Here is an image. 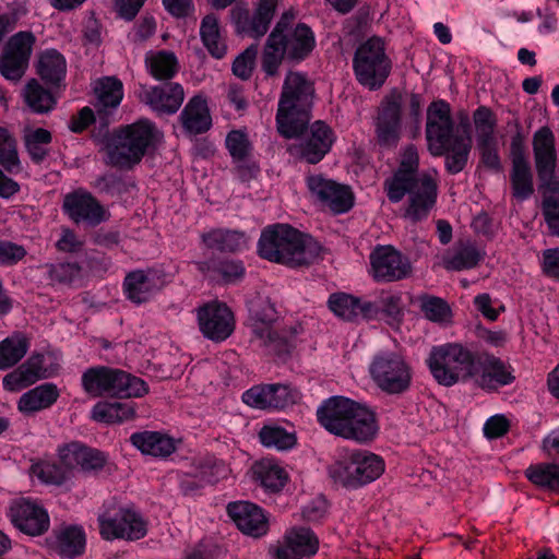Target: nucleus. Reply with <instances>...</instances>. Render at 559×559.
<instances>
[{"mask_svg": "<svg viewBox=\"0 0 559 559\" xmlns=\"http://www.w3.org/2000/svg\"><path fill=\"white\" fill-rule=\"evenodd\" d=\"M313 86L305 74L289 72L284 81L276 114L278 132L287 139H297L289 152L309 164H317L330 152L335 133L318 120L308 129Z\"/></svg>", "mask_w": 559, "mask_h": 559, "instance_id": "obj_1", "label": "nucleus"}, {"mask_svg": "<svg viewBox=\"0 0 559 559\" xmlns=\"http://www.w3.org/2000/svg\"><path fill=\"white\" fill-rule=\"evenodd\" d=\"M419 157L414 145L406 146L394 174L385 179L383 187L388 199L399 203L409 195L405 217L413 222L426 218L435 206L438 195L436 179L429 174L418 175Z\"/></svg>", "mask_w": 559, "mask_h": 559, "instance_id": "obj_2", "label": "nucleus"}, {"mask_svg": "<svg viewBox=\"0 0 559 559\" xmlns=\"http://www.w3.org/2000/svg\"><path fill=\"white\" fill-rule=\"evenodd\" d=\"M293 12H284L270 33L262 53V69L267 75L277 73L282 61L300 62L316 47V36L305 23L295 24Z\"/></svg>", "mask_w": 559, "mask_h": 559, "instance_id": "obj_3", "label": "nucleus"}, {"mask_svg": "<svg viewBox=\"0 0 559 559\" xmlns=\"http://www.w3.org/2000/svg\"><path fill=\"white\" fill-rule=\"evenodd\" d=\"M258 253L271 262L299 266L308 264L316 252L310 238L288 225L275 224L263 229Z\"/></svg>", "mask_w": 559, "mask_h": 559, "instance_id": "obj_4", "label": "nucleus"}, {"mask_svg": "<svg viewBox=\"0 0 559 559\" xmlns=\"http://www.w3.org/2000/svg\"><path fill=\"white\" fill-rule=\"evenodd\" d=\"M160 132L148 119L120 127L108 147V163L119 168H131L140 163L146 151L160 138Z\"/></svg>", "mask_w": 559, "mask_h": 559, "instance_id": "obj_5", "label": "nucleus"}, {"mask_svg": "<svg viewBox=\"0 0 559 559\" xmlns=\"http://www.w3.org/2000/svg\"><path fill=\"white\" fill-rule=\"evenodd\" d=\"M477 355L460 343H445L431 348L427 365L439 384L452 386L476 377Z\"/></svg>", "mask_w": 559, "mask_h": 559, "instance_id": "obj_6", "label": "nucleus"}, {"mask_svg": "<svg viewBox=\"0 0 559 559\" xmlns=\"http://www.w3.org/2000/svg\"><path fill=\"white\" fill-rule=\"evenodd\" d=\"M84 392L93 397H141L148 392L142 379L107 366L87 368L81 377Z\"/></svg>", "mask_w": 559, "mask_h": 559, "instance_id": "obj_7", "label": "nucleus"}, {"mask_svg": "<svg viewBox=\"0 0 559 559\" xmlns=\"http://www.w3.org/2000/svg\"><path fill=\"white\" fill-rule=\"evenodd\" d=\"M368 371L373 384L388 395H401L412 385V366L406 357L397 352L381 350L374 354Z\"/></svg>", "mask_w": 559, "mask_h": 559, "instance_id": "obj_8", "label": "nucleus"}, {"mask_svg": "<svg viewBox=\"0 0 559 559\" xmlns=\"http://www.w3.org/2000/svg\"><path fill=\"white\" fill-rule=\"evenodd\" d=\"M248 326L261 345L270 353L283 356L289 353L290 343L275 326L277 311L269 297L257 295L248 301Z\"/></svg>", "mask_w": 559, "mask_h": 559, "instance_id": "obj_9", "label": "nucleus"}, {"mask_svg": "<svg viewBox=\"0 0 559 559\" xmlns=\"http://www.w3.org/2000/svg\"><path fill=\"white\" fill-rule=\"evenodd\" d=\"M391 67L384 41L379 37L367 39L355 51L353 69L356 80L370 91L379 90L384 84Z\"/></svg>", "mask_w": 559, "mask_h": 559, "instance_id": "obj_10", "label": "nucleus"}, {"mask_svg": "<svg viewBox=\"0 0 559 559\" xmlns=\"http://www.w3.org/2000/svg\"><path fill=\"white\" fill-rule=\"evenodd\" d=\"M99 533L104 539L136 540L145 536L146 523L135 510L111 504L98 516Z\"/></svg>", "mask_w": 559, "mask_h": 559, "instance_id": "obj_11", "label": "nucleus"}, {"mask_svg": "<svg viewBox=\"0 0 559 559\" xmlns=\"http://www.w3.org/2000/svg\"><path fill=\"white\" fill-rule=\"evenodd\" d=\"M198 326L202 335L213 342L227 340L235 330V316L222 301L212 300L195 310Z\"/></svg>", "mask_w": 559, "mask_h": 559, "instance_id": "obj_12", "label": "nucleus"}, {"mask_svg": "<svg viewBox=\"0 0 559 559\" xmlns=\"http://www.w3.org/2000/svg\"><path fill=\"white\" fill-rule=\"evenodd\" d=\"M451 107L443 99L432 102L427 109L426 140L428 150L433 156H442L447 144L455 135Z\"/></svg>", "mask_w": 559, "mask_h": 559, "instance_id": "obj_13", "label": "nucleus"}, {"mask_svg": "<svg viewBox=\"0 0 559 559\" xmlns=\"http://www.w3.org/2000/svg\"><path fill=\"white\" fill-rule=\"evenodd\" d=\"M34 44L35 36L31 32L13 35L0 57L1 75L10 81H19L27 69Z\"/></svg>", "mask_w": 559, "mask_h": 559, "instance_id": "obj_14", "label": "nucleus"}, {"mask_svg": "<svg viewBox=\"0 0 559 559\" xmlns=\"http://www.w3.org/2000/svg\"><path fill=\"white\" fill-rule=\"evenodd\" d=\"M306 183L311 195L335 214L346 213L354 206V194L346 185L322 175L308 176Z\"/></svg>", "mask_w": 559, "mask_h": 559, "instance_id": "obj_15", "label": "nucleus"}, {"mask_svg": "<svg viewBox=\"0 0 559 559\" xmlns=\"http://www.w3.org/2000/svg\"><path fill=\"white\" fill-rule=\"evenodd\" d=\"M8 516L14 527L31 536L43 535L50 526L47 510L37 501L27 498L13 500Z\"/></svg>", "mask_w": 559, "mask_h": 559, "instance_id": "obj_16", "label": "nucleus"}, {"mask_svg": "<svg viewBox=\"0 0 559 559\" xmlns=\"http://www.w3.org/2000/svg\"><path fill=\"white\" fill-rule=\"evenodd\" d=\"M22 169L15 136L8 128L0 127V198L9 200L20 191L19 182L5 173L17 175Z\"/></svg>", "mask_w": 559, "mask_h": 559, "instance_id": "obj_17", "label": "nucleus"}, {"mask_svg": "<svg viewBox=\"0 0 559 559\" xmlns=\"http://www.w3.org/2000/svg\"><path fill=\"white\" fill-rule=\"evenodd\" d=\"M62 210L75 224L97 226L107 221L108 212L98 200L84 189L64 195Z\"/></svg>", "mask_w": 559, "mask_h": 559, "instance_id": "obj_18", "label": "nucleus"}, {"mask_svg": "<svg viewBox=\"0 0 559 559\" xmlns=\"http://www.w3.org/2000/svg\"><path fill=\"white\" fill-rule=\"evenodd\" d=\"M378 144L392 148L402 135V102L397 95H391L381 103L374 121Z\"/></svg>", "mask_w": 559, "mask_h": 559, "instance_id": "obj_19", "label": "nucleus"}, {"mask_svg": "<svg viewBox=\"0 0 559 559\" xmlns=\"http://www.w3.org/2000/svg\"><path fill=\"white\" fill-rule=\"evenodd\" d=\"M371 275L378 282H394L411 273V264L391 246H378L370 253Z\"/></svg>", "mask_w": 559, "mask_h": 559, "instance_id": "obj_20", "label": "nucleus"}, {"mask_svg": "<svg viewBox=\"0 0 559 559\" xmlns=\"http://www.w3.org/2000/svg\"><path fill=\"white\" fill-rule=\"evenodd\" d=\"M165 285L162 274L154 269L133 270L122 282L126 298L134 305L150 301Z\"/></svg>", "mask_w": 559, "mask_h": 559, "instance_id": "obj_21", "label": "nucleus"}, {"mask_svg": "<svg viewBox=\"0 0 559 559\" xmlns=\"http://www.w3.org/2000/svg\"><path fill=\"white\" fill-rule=\"evenodd\" d=\"M242 402L257 409H282L292 405L296 393L284 384L254 385L242 393Z\"/></svg>", "mask_w": 559, "mask_h": 559, "instance_id": "obj_22", "label": "nucleus"}, {"mask_svg": "<svg viewBox=\"0 0 559 559\" xmlns=\"http://www.w3.org/2000/svg\"><path fill=\"white\" fill-rule=\"evenodd\" d=\"M319 540L307 527H293L274 548L276 559H308L318 551Z\"/></svg>", "mask_w": 559, "mask_h": 559, "instance_id": "obj_23", "label": "nucleus"}, {"mask_svg": "<svg viewBox=\"0 0 559 559\" xmlns=\"http://www.w3.org/2000/svg\"><path fill=\"white\" fill-rule=\"evenodd\" d=\"M533 152L538 178L542 183L559 180L555 175L556 139L549 127L539 128L533 136Z\"/></svg>", "mask_w": 559, "mask_h": 559, "instance_id": "obj_24", "label": "nucleus"}, {"mask_svg": "<svg viewBox=\"0 0 559 559\" xmlns=\"http://www.w3.org/2000/svg\"><path fill=\"white\" fill-rule=\"evenodd\" d=\"M472 379L484 390L492 391L514 381L513 369L491 355H477V374Z\"/></svg>", "mask_w": 559, "mask_h": 559, "instance_id": "obj_25", "label": "nucleus"}, {"mask_svg": "<svg viewBox=\"0 0 559 559\" xmlns=\"http://www.w3.org/2000/svg\"><path fill=\"white\" fill-rule=\"evenodd\" d=\"M353 402L344 396H332L323 401L317 409L319 424L330 433L345 438V421L352 414Z\"/></svg>", "mask_w": 559, "mask_h": 559, "instance_id": "obj_26", "label": "nucleus"}, {"mask_svg": "<svg viewBox=\"0 0 559 559\" xmlns=\"http://www.w3.org/2000/svg\"><path fill=\"white\" fill-rule=\"evenodd\" d=\"M139 98L159 114H175L181 106L185 92L178 83L159 86L142 87Z\"/></svg>", "mask_w": 559, "mask_h": 559, "instance_id": "obj_27", "label": "nucleus"}, {"mask_svg": "<svg viewBox=\"0 0 559 559\" xmlns=\"http://www.w3.org/2000/svg\"><path fill=\"white\" fill-rule=\"evenodd\" d=\"M227 512L237 527L247 535L260 537L267 532L269 524L263 510L251 502H231Z\"/></svg>", "mask_w": 559, "mask_h": 559, "instance_id": "obj_28", "label": "nucleus"}, {"mask_svg": "<svg viewBox=\"0 0 559 559\" xmlns=\"http://www.w3.org/2000/svg\"><path fill=\"white\" fill-rule=\"evenodd\" d=\"M350 413L345 421L347 431L344 439L359 443L373 440L379 430L376 414L367 405L356 401L353 402Z\"/></svg>", "mask_w": 559, "mask_h": 559, "instance_id": "obj_29", "label": "nucleus"}, {"mask_svg": "<svg viewBox=\"0 0 559 559\" xmlns=\"http://www.w3.org/2000/svg\"><path fill=\"white\" fill-rule=\"evenodd\" d=\"M350 413L345 421L347 431L344 439L359 443L373 440L379 430L376 414L367 405L356 401L353 402Z\"/></svg>", "mask_w": 559, "mask_h": 559, "instance_id": "obj_30", "label": "nucleus"}, {"mask_svg": "<svg viewBox=\"0 0 559 559\" xmlns=\"http://www.w3.org/2000/svg\"><path fill=\"white\" fill-rule=\"evenodd\" d=\"M44 378H46L44 356L34 354L3 377L2 386L8 392H20Z\"/></svg>", "mask_w": 559, "mask_h": 559, "instance_id": "obj_31", "label": "nucleus"}, {"mask_svg": "<svg viewBox=\"0 0 559 559\" xmlns=\"http://www.w3.org/2000/svg\"><path fill=\"white\" fill-rule=\"evenodd\" d=\"M330 310L338 318L354 321L359 318L373 319L378 316V308L373 302H362L359 298L345 293L332 294L329 298Z\"/></svg>", "mask_w": 559, "mask_h": 559, "instance_id": "obj_32", "label": "nucleus"}, {"mask_svg": "<svg viewBox=\"0 0 559 559\" xmlns=\"http://www.w3.org/2000/svg\"><path fill=\"white\" fill-rule=\"evenodd\" d=\"M95 109L98 118L106 121L123 98V84L115 76H105L95 82Z\"/></svg>", "mask_w": 559, "mask_h": 559, "instance_id": "obj_33", "label": "nucleus"}, {"mask_svg": "<svg viewBox=\"0 0 559 559\" xmlns=\"http://www.w3.org/2000/svg\"><path fill=\"white\" fill-rule=\"evenodd\" d=\"M486 252L469 240L459 241L442 257V264L449 271L474 269L484 260Z\"/></svg>", "mask_w": 559, "mask_h": 559, "instance_id": "obj_34", "label": "nucleus"}, {"mask_svg": "<svg viewBox=\"0 0 559 559\" xmlns=\"http://www.w3.org/2000/svg\"><path fill=\"white\" fill-rule=\"evenodd\" d=\"M59 396L58 386L46 382L23 393L17 401V409L26 415L34 414L52 406Z\"/></svg>", "mask_w": 559, "mask_h": 559, "instance_id": "obj_35", "label": "nucleus"}, {"mask_svg": "<svg viewBox=\"0 0 559 559\" xmlns=\"http://www.w3.org/2000/svg\"><path fill=\"white\" fill-rule=\"evenodd\" d=\"M182 127L190 134L206 132L212 126V117L205 97L193 96L180 114Z\"/></svg>", "mask_w": 559, "mask_h": 559, "instance_id": "obj_36", "label": "nucleus"}, {"mask_svg": "<svg viewBox=\"0 0 559 559\" xmlns=\"http://www.w3.org/2000/svg\"><path fill=\"white\" fill-rule=\"evenodd\" d=\"M130 442L141 453L155 457H167L176 451L175 440L157 431L134 432Z\"/></svg>", "mask_w": 559, "mask_h": 559, "instance_id": "obj_37", "label": "nucleus"}, {"mask_svg": "<svg viewBox=\"0 0 559 559\" xmlns=\"http://www.w3.org/2000/svg\"><path fill=\"white\" fill-rule=\"evenodd\" d=\"M209 249L224 252L243 251L248 248L249 238L243 231L216 228L201 236Z\"/></svg>", "mask_w": 559, "mask_h": 559, "instance_id": "obj_38", "label": "nucleus"}, {"mask_svg": "<svg viewBox=\"0 0 559 559\" xmlns=\"http://www.w3.org/2000/svg\"><path fill=\"white\" fill-rule=\"evenodd\" d=\"M86 535L80 525H66L56 533L55 549L62 558L73 559L85 550Z\"/></svg>", "mask_w": 559, "mask_h": 559, "instance_id": "obj_39", "label": "nucleus"}, {"mask_svg": "<svg viewBox=\"0 0 559 559\" xmlns=\"http://www.w3.org/2000/svg\"><path fill=\"white\" fill-rule=\"evenodd\" d=\"M231 20L238 33L252 38L264 36L270 27L272 19L264 16L254 10L253 14L241 7L231 10Z\"/></svg>", "mask_w": 559, "mask_h": 559, "instance_id": "obj_40", "label": "nucleus"}, {"mask_svg": "<svg viewBox=\"0 0 559 559\" xmlns=\"http://www.w3.org/2000/svg\"><path fill=\"white\" fill-rule=\"evenodd\" d=\"M133 402H98L91 412L93 420L105 424H121L135 417Z\"/></svg>", "mask_w": 559, "mask_h": 559, "instance_id": "obj_41", "label": "nucleus"}, {"mask_svg": "<svg viewBox=\"0 0 559 559\" xmlns=\"http://www.w3.org/2000/svg\"><path fill=\"white\" fill-rule=\"evenodd\" d=\"M252 472L261 486L272 491L281 490L288 480L284 467L273 459H262L255 462Z\"/></svg>", "mask_w": 559, "mask_h": 559, "instance_id": "obj_42", "label": "nucleus"}, {"mask_svg": "<svg viewBox=\"0 0 559 559\" xmlns=\"http://www.w3.org/2000/svg\"><path fill=\"white\" fill-rule=\"evenodd\" d=\"M472 150V138L468 133L459 134L452 138L447 144L445 168L450 174L462 171L468 160Z\"/></svg>", "mask_w": 559, "mask_h": 559, "instance_id": "obj_43", "label": "nucleus"}, {"mask_svg": "<svg viewBox=\"0 0 559 559\" xmlns=\"http://www.w3.org/2000/svg\"><path fill=\"white\" fill-rule=\"evenodd\" d=\"M200 37L209 53L222 59L227 52L225 38L221 34L218 19L214 14L203 17L200 25Z\"/></svg>", "mask_w": 559, "mask_h": 559, "instance_id": "obj_44", "label": "nucleus"}, {"mask_svg": "<svg viewBox=\"0 0 559 559\" xmlns=\"http://www.w3.org/2000/svg\"><path fill=\"white\" fill-rule=\"evenodd\" d=\"M356 465L357 483L364 487L377 480L385 471L384 460L370 451L357 450V460L354 462Z\"/></svg>", "mask_w": 559, "mask_h": 559, "instance_id": "obj_45", "label": "nucleus"}, {"mask_svg": "<svg viewBox=\"0 0 559 559\" xmlns=\"http://www.w3.org/2000/svg\"><path fill=\"white\" fill-rule=\"evenodd\" d=\"M29 348L25 334L15 332L0 342V370H7L20 362Z\"/></svg>", "mask_w": 559, "mask_h": 559, "instance_id": "obj_46", "label": "nucleus"}, {"mask_svg": "<svg viewBox=\"0 0 559 559\" xmlns=\"http://www.w3.org/2000/svg\"><path fill=\"white\" fill-rule=\"evenodd\" d=\"M356 460L357 450L347 451L329 467V475L335 484L348 489L360 488V484H358L356 479L359 477L355 472L356 465L354 462H356Z\"/></svg>", "mask_w": 559, "mask_h": 559, "instance_id": "obj_47", "label": "nucleus"}, {"mask_svg": "<svg viewBox=\"0 0 559 559\" xmlns=\"http://www.w3.org/2000/svg\"><path fill=\"white\" fill-rule=\"evenodd\" d=\"M542 212L552 236H559V180L542 183Z\"/></svg>", "mask_w": 559, "mask_h": 559, "instance_id": "obj_48", "label": "nucleus"}, {"mask_svg": "<svg viewBox=\"0 0 559 559\" xmlns=\"http://www.w3.org/2000/svg\"><path fill=\"white\" fill-rule=\"evenodd\" d=\"M23 141L32 162L40 164L49 154L52 134L44 128L29 129L24 132Z\"/></svg>", "mask_w": 559, "mask_h": 559, "instance_id": "obj_49", "label": "nucleus"}, {"mask_svg": "<svg viewBox=\"0 0 559 559\" xmlns=\"http://www.w3.org/2000/svg\"><path fill=\"white\" fill-rule=\"evenodd\" d=\"M525 476L539 488L559 492V463L531 464L525 469Z\"/></svg>", "mask_w": 559, "mask_h": 559, "instance_id": "obj_50", "label": "nucleus"}, {"mask_svg": "<svg viewBox=\"0 0 559 559\" xmlns=\"http://www.w3.org/2000/svg\"><path fill=\"white\" fill-rule=\"evenodd\" d=\"M67 63L64 57L55 49L44 51L38 61L40 78L51 84L59 83L66 75Z\"/></svg>", "mask_w": 559, "mask_h": 559, "instance_id": "obj_51", "label": "nucleus"}, {"mask_svg": "<svg viewBox=\"0 0 559 559\" xmlns=\"http://www.w3.org/2000/svg\"><path fill=\"white\" fill-rule=\"evenodd\" d=\"M145 64L153 78L156 80H167L176 74L178 61L173 52L160 50L147 52Z\"/></svg>", "mask_w": 559, "mask_h": 559, "instance_id": "obj_52", "label": "nucleus"}, {"mask_svg": "<svg viewBox=\"0 0 559 559\" xmlns=\"http://www.w3.org/2000/svg\"><path fill=\"white\" fill-rule=\"evenodd\" d=\"M23 95L27 106L36 114H46L56 105L52 94L44 88L35 79L26 84Z\"/></svg>", "mask_w": 559, "mask_h": 559, "instance_id": "obj_53", "label": "nucleus"}, {"mask_svg": "<svg viewBox=\"0 0 559 559\" xmlns=\"http://www.w3.org/2000/svg\"><path fill=\"white\" fill-rule=\"evenodd\" d=\"M260 442L269 449L289 450L296 444V437L276 425H265L259 431Z\"/></svg>", "mask_w": 559, "mask_h": 559, "instance_id": "obj_54", "label": "nucleus"}, {"mask_svg": "<svg viewBox=\"0 0 559 559\" xmlns=\"http://www.w3.org/2000/svg\"><path fill=\"white\" fill-rule=\"evenodd\" d=\"M511 185L513 197L520 201H524L533 194V175L528 163L512 165Z\"/></svg>", "mask_w": 559, "mask_h": 559, "instance_id": "obj_55", "label": "nucleus"}, {"mask_svg": "<svg viewBox=\"0 0 559 559\" xmlns=\"http://www.w3.org/2000/svg\"><path fill=\"white\" fill-rule=\"evenodd\" d=\"M419 307L425 318L431 322L445 323L451 320V308L440 297L421 295L418 297Z\"/></svg>", "mask_w": 559, "mask_h": 559, "instance_id": "obj_56", "label": "nucleus"}, {"mask_svg": "<svg viewBox=\"0 0 559 559\" xmlns=\"http://www.w3.org/2000/svg\"><path fill=\"white\" fill-rule=\"evenodd\" d=\"M29 474L47 485H61L67 479V473L63 468L56 463L43 460L32 463Z\"/></svg>", "mask_w": 559, "mask_h": 559, "instance_id": "obj_57", "label": "nucleus"}, {"mask_svg": "<svg viewBox=\"0 0 559 559\" xmlns=\"http://www.w3.org/2000/svg\"><path fill=\"white\" fill-rule=\"evenodd\" d=\"M477 142L496 140L495 128L497 124L493 112L485 106L478 107L473 115Z\"/></svg>", "mask_w": 559, "mask_h": 559, "instance_id": "obj_58", "label": "nucleus"}, {"mask_svg": "<svg viewBox=\"0 0 559 559\" xmlns=\"http://www.w3.org/2000/svg\"><path fill=\"white\" fill-rule=\"evenodd\" d=\"M225 143L230 156L237 162L245 160L252 150L248 134L243 130L228 132Z\"/></svg>", "mask_w": 559, "mask_h": 559, "instance_id": "obj_59", "label": "nucleus"}, {"mask_svg": "<svg viewBox=\"0 0 559 559\" xmlns=\"http://www.w3.org/2000/svg\"><path fill=\"white\" fill-rule=\"evenodd\" d=\"M81 276V267L76 263H57L49 265V280L53 284H72Z\"/></svg>", "mask_w": 559, "mask_h": 559, "instance_id": "obj_60", "label": "nucleus"}, {"mask_svg": "<svg viewBox=\"0 0 559 559\" xmlns=\"http://www.w3.org/2000/svg\"><path fill=\"white\" fill-rule=\"evenodd\" d=\"M374 306L378 308V313L381 311L390 319L391 322H397L403 316V302L402 298L397 294L384 293L379 299V305Z\"/></svg>", "mask_w": 559, "mask_h": 559, "instance_id": "obj_61", "label": "nucleus"}, {"mask_svg": "<svg viewBox=\"0 0 559 559\" xmlns=\"http://www.w3.org/2000/svg\"><path fill=\"white\" fill-rule=\"evenodd\" d=\"M258 53V46L251 45L242 51L233 63V72L236 76L247 80L251 76L254 60Z\"/></svg>", "mask_w": 559, "mask_h": 559, "instance_id": "obj_62", "label": "nucleus"}, {"mask_svg": "<svg viewBox=\"0 0 559 559\" xmlns=\"http://www.w3.org/2000/svg\"><path fill=\"white\" fill-rule=\"evenodd\" d=\"M477 147L480 153L481 163L486 168L497 173L502 169L496 140L477 142Z\"/></svg>", "mask_w": 559, "mask_h": 559, "instance_id": "obj_63", "label": "nucleus"}, {"mask_svg": "<svg viewBox=\"0 0 559 559\" xmlns=\"http://www.w3.org/2000/svg\"><path fill=\"white\" fill-rule=\"evenodd\" d=\"M26 253V249L23 246L8 240H0V265H15L25 258Z\"/></svg>", "mask_w": 559, "mask_h": 559, "instance_id": "obj_64", "label": "nucleus"}]
</instances>
